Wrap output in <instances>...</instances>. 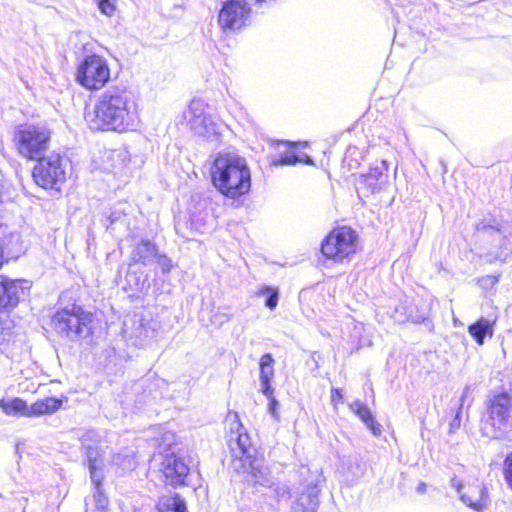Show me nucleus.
Masks as SVG:
<instances>
[{
    "instance_id": "obj_29",
    "label": "nucleus",
    "mask_w": 512,
    "mask_h": 512,
    "mask_svg": "<svg viewBox=\"0 0 512 512\" xmlns=\"http://www.w3.org/2000/svg\"><path fill=\"white\" fill-rule=\"evenodd\" d=\"M94 485L95 491H94V500L96 503V507L101 510H105L108 507V498L104 494L102 490V481H99V483H92Z\"/></svg>"
},
{
    "instance_id": "obj_22",
    "label": "nucleus",
    "mask_w": 512,
    "mask_h": 512,
    "mask_svg": "<svg viewBox=\"0 0 512 512\" xmlns=\"http://www.w3.org/2000/svg\"><path fill=\"white\" fill-rule=\"evenodd\" d=\"M398 320H408L413 323H425L426 326H429L431 324L429 320V309L424 302H419V304H415L409 307L405 318Z\"/></svg>"
},
{
    "instance_id": "obj_23",
    "label": "nucleus",
    "mask_w": 512,
    "mask_h": 512,
    "mask_svg": "<svg viewBox=\"0 0 512 512\" xmlns=\"http://www.w3.org/2000/svg\"><path fill=\"white\" fill-rule=\"evenodd\" d=\"M0 408L6 415L9 416H14L17 414L25 417L29 416L27 403L18 397L11 400H0Z\"/></svg>"
},
{
    "instance_id": "obj_32",
    "label": "nucleus",
    "mask_w": 512,
    "mask_h": 512,
    "mask_svg": "<svg viewBox=\"0 0 512 512\" xmlns=\"http://www.w3.org/2000/svg\"><path fill=\"white\" fill-rule=\"evenodd\" d=\"M503 473L507 485L512 490V451L507 454L504 460Z\"/></svg>"
},
{
    "instance_id": "obj_36",
    "label": "nucleus",
    "mask_w": 512,
    "mask_h": 512,
    "mask_svg": "<svg viewBox=\"0 0 512 512\" xmlns=\"http://www.w3.org/2000/svg\"><path fill=\"white\" fill-rule=\"evenodd\" d=\"M260 391L266 397L273 395L274 389L271 386V380L260 379Z\"/></svg>"
},
{
    "instance_id": "obj_20",
    "label": "nucleus",
    "mask_w": 512,
    "mask_h": 512,
    "mask_svg": "<svg viewBox=\"0 0 512 512\" xmlns=\"http://www.w3.org/2000/svg\"><path fill=\"white\" fill-rule=\"evenodd\" d=\"M61 405L62 401L55 397H47L45 399L38 400L32 405L28 406V417L53 413L57 411Z\"/></svg>"
},
{
    "instance_id": "obj_11",
    "label": "nucleus",
    "mask_w": 512,
    "mask_h": 512,
    "mask_svg": "<svg viewBox=\"0 0 512 512\" xmlns=\"http://www.w3.org/2000/svg\"><path fill=\"white\" fill-rule=\"evenodd\" d=\"M189 470L185 461L173 453L163 457L159 468L163 481L173 487L186 484Z\"/></svg>"
},
{
    "instance_id": "obj_43",
    "label": "nucleus",
    "mask_w": 512,
    "mask_h": 512,
    "mask_svg": "<svg viewBox=\"0 0 512 512\" xmlns=\"http://www.w3.org/2000/svg\"><path fill=\"white\" fill-rule=\"evenodd\" d=\"M5 263H7V259L4 260V258H0V269L3 267Z\"/></svg>"
},
{
    "instance_id": "obj_7",
    "label": "nucleus",
    "mask_w": 512,
    "mask_h": 512,
    "mask_svg": "<svg viewBox=\"0 0 512 512\" xmlns=\"http://www.w3.org/2000/svg\"><path fill=\"white\" fill-rule=\"evenodd\" d=\"M110 79V68L107 60L100 55L91 54L79 63L76 72L77 82L88 90H98Z\"/></svg>"
},
{
    "instance_id": "obj_27",
    "label": "nucleus",
    "mask_w": 512,
    "mask_h": 512,
    "mask_svg": "<svg viewBox=\"0 0 512 512\" xmlns=\"http://www.w3.org/2000/svg\"><path fill=\"white\" fill-rule=\"evenodd\" d=\"M136 256H160L156 245L147 239H142L135 248Z\"/></svg>"
},
{
    "instance_id": "obj_5",
    "label": "nucleus",
    "mask_w": 512,
    "mask_h": 512,
    "mask_svg": "<svg viewBox=\"0 0 512 512\" xmlns=\"http://www.w3.org/2000/svg\"><path fill=\"white\" fill-rule=\"evenodd\" d=\"M93 315L82 307L73 304L71 307L59 309L53 315L51 325L60 335L66 337L88 335L91 331Z\"/></svg>"
},
{
    "instance_id": "obj_28",
    "label": "nucleus",
    "mask_w": 512,
    "mask_h": 512,
    "mask_svg": "<svg viewBox=\"0 0 512 512\" xmlns=\"http://www.w3.org/2000/svg\"><path fill=\"white\" fill-rule=\"evenodd\" d=\"M257 294L258 295H267V298L265 300V305L269 309L273 310L277 306V304H278V297H279L277 289L265 286V287H262L257 292Z\"/></svg>"
},
{
    "instance_id": "obj_34",
    "label": "nucleus",
    "mask_w": 512,
    "mask_h": 512,
    "mask_svg": "<svg viewBox=\"0 0 512 512\" xmlns=\"http://www.w3.org/2000/svg\"><path fill=\"white\" fill-rule=\"evenodd\" d=\"M308 507H305L304 512H315L314 508L317 505L318 490L316 486L308 487L307 490Z\"/></svg>"
},
{
    "instance_id": "obj_42",
    "label": "nucleus",
    "mask_w": 512,
    "mask_h": 512,
    "mask_svg": "<svg viewBox=\"0 0 512 512\" xmlns=\"http://www.w3.org/2000/svg\"><path fill=\"white\" fill-rule=\"evenodd\" d=\"M337 258H332V257H329V258H324V261H323V264L322 265H326L327 262H334Z\"/></svg>"
},
{
    "instance_id": "obj_18",
    "label": "nucleus",
    "mask_w": 512,
    "mask_h": 512,
    "mask_svg": "<svg viewBox=\"0 0 512 512\" xmlns=\"http://www.w3.org/2000/svg\"><path fill=\"white\" fill-rule=\"evenodd\" d=\"M88 468L92 483H99L103 480V459L100 451L96 447H88L86 451Z\"/></svg>"
},
{
    "instance_id": "obj_1",
    "label": "nucleus",
    "mask_w": 512,
    "mask_h": 512,
    "mask_svg": "<svg viewBox=\"0 0 512 512\" xmlns=\"http://www.w3.org/2000/svg\"><path fill=\"white\" fill-rule=\"evenodd\" d=\"M136 119V103L124 85L111 86L101 92L93 110L86 115L91 130L118 133L132 130Z\"/></svg>"
},
{
    "instance_id": "obj_38",
    "label": "nucleus",
    "mask_w": 512,
    "mask_h": 512,
    "mask_svg": "<svg viewBox=\"0 0 512 512\" xmlns=\"http://www.w3.org/2000/svg\"><path fill=\"white\" fill-rule=\"evenodd\" d=\"M267 398L269 400L268 411L275 419H278V414H277V407L279 405L278 401L276 400V398L273 395H271Z\"/></svg>"
},
{
    "instance_id": "obj_2",
    "label": "nucleus",
    "mask_w": 512,
    "mask_h": 512,
    "mask_svg": "<svg viewBox=\"0 0 512 512\" xmlns=\"http://www.w3.org/2000/svg\"><path fill=\"white\" fill-rule=\"evenodd\" d=\"M212 183L226 197L235 199L251 187V174L246 160L236 153H219L211 170Z\"/></svg>"
},
{
    "instance_id": "obj_4",
    "label": "nucleus",
    "mask_w": 512,
    "mask_h": 512,
    "mask_svg": "<svg viewBox=\"0 0 512 512\" xmlns=\"http://www.w3.org/2000/svg\"><path fill=\"white\" fill-rule=\"evenodd\" d=\"M51 132L45 126L21 125L14 134L17 151L25 158L35 160L49 148Z\"/></svg>"
},
{
    "instance_id": "obj_25",
    "label": "nucleus",
    "mask_w": 512,
    "mask_h": 512,
    "mask_svg": "<svg viewBox=\"0 0 512 512\" xmlns=\"http://www.w3.org/2000/svg\"><path fill=\"white\" fill-rule=\"evenodd\" d=\"M112 463L125 470H133L136 467V461L132 452L125 450L112 457Z\"/></svg>"
},
{
    "instance_id": "obj_35",
    "label": "nucleus",
    "mask_w": 512,
    "mask_h": 512,
    "mask_svg": "<svg viewBox=\"0 0 512 512\" xmlns=\"http://www.w3.org/2000/svg\"><path fill=\"white\" fill-rule=\"evenodd\" d=\"M98 7L106 16H112L116 9L114 0H100Z\"/></svg>"
},
{
    "instance_id": "obj_40",
    "label": "nucleus",
    "mask_w": 512,
    "mask_h": 512,
    "mask_svg": "<svg viewBox=\"0 0 512 512\" xmlns=\"http://www.w3.org/2000/svg\"><path fill=\"white\" fill-rule=\"evenodd\" d=\"M450 485H451V487L455 488L459 494H462L461 493L462 482L460 481V479H458L457 477L451 478Z\"/></svg>"
},
{
    "instance_id": "obj_31",
    "label": "nucleus",
    "mask_w": 512,
    "mask_h": 512,
    "mask_svg": "<svg viewBox=\"0 0 512 512\" xmlns=\"http://www.w3.org/2000/svg\"><path fill=\"white\" fill-rule=\"evenodd\" d=\"M500 274L486 275L478 279V284L483 290H491L499 281Z\"/></svg>"
},
{
    "instance_id": "obj_17",
    "label": "nucleus",
    "mask_w": 512,
    "mask_h": 512,
    "mask_svg": "<svg viewBox=\"0 0 512 512\" xmlns=\"http://www.w3.org/2000/svg\"><path fill=\"white\" fill-rule=\"evenodd\" d=\"M349 409L358 416L373 435H381L382 426L375 420L371 410L365 403L360 400H355L349 404Z\"/></svg>"
},
{
    "instance_id": "obj_8",
    "label": "nucleus",
    "mask_w": 512,
    "mask_h": 512,
    "mask_svg": "<svg viewBox=\"0 0 512 512\" xmlns=\"http://www.w3.org/2000/svg\"><path fill=\"white\" fill-rule=\"evenodd\" d=\"M67 162L59 154L52 153L38 159L33 168V179L45 189H59L66 180Z\"/></svg>"
},
{
    "instance_id": "obj_9",
    "label": "nucleus",
    "mask_w": 512,
    "mask_h": 512,
    "mask_svg": "<svg viewBox=\"0 0 512 512\" xmlns=\"http://www.w3.org/2000/svg\"><path fill=\"white\" fill-rule=\"evenodd\" d=\"M31 288L30 280L0 275V314H9L16 309L29 297Z\"/></svg>"
},
{
    "instance_id": "obj_6",
    "label": "nucleus",
    "mask_w": 512,
    "mask_h": 512,
    "mask_svg": "<svg viewBox=\"0 0 512 512\" xmlns=\"http://www.w3.org/2000/svg\"><path fill=\"white\" fill-rule=\"evenodd\" d=\"M209 106L202 99H193L184 112L189 129L197 136L206 140H217L220 126L210 114Z\"/></svg>"
},
{
    "instance_id": "obj_10",
    "label": "nucleus",
    "mask_w": 512,
    "mask_h": 512,
    "mask_svg": "<svg viewBox=\"0 0 512 512\" xmlns=\"http://www.w3.org/2000/svg\"><path fill=\"white\" fill-rule=\"evenodd\" d=\"M322 256H350L357 252V234L346 226L331 231L321 243Z\"/></svg>"
},
{
    "instance_id": "obj_37",
    "label": "nucleus",
    "mask_w": 512,
    "mask_h": 512,
    "mask_svg": "<svg viewBox=\"0 0 512 512\" xmlns=\"http://www.w3.org/2000/svg\"><path fill=\"white\" fill-rule=\"evenodd\" d=\"M343 400V395L340 389L338 388H332L331 389V403L333 404L334 408L336 409L338 404L341 403Z\"/></svg>"
},
{
    "instance_id": "obj_24",
    "label": "nucleus",
    "mask_w": 512,
    "mask_h": 512,
    "mask_svg": "<svg viewBox=\"0 0 512 512\" xmlns=\"http://www.w3.org/2000/svg\"><path fill=\"white\" fill-rule=\"evenodd\" d=\"M248 440L247 435H237L235 445L237 446L238 451L235 450L233 443H231V449L233 450L235 457H238L242 463L245 462L246 458H252L254 456L252 453L255 452V450L250 447Z\"/></svg>"
},
{
    "instance_id": "obj_44",
    "label": "nucleus",
    "mask_w": 512,
    "mask_h": 512,
    "mask_svg": "<svg viewBox=\"0 0 512 512\" xmlns=\"http://www.w3.org/2000/svg\"><path fill=\"white\" fill-rule=\"evenodd\" d=\"M303 499H304L303 496L298 499V505H301V506L304 505Z\"/></svg>"
},
{
    "instance_id": "obj_30",
    "label": "nucleus",
    "mask_w": 512,
    "mask_h": 512,
    "mask_svg": "<svg viewBox=\"0 0 512 512\" xmlns=\"http://www.w3.org/2000/svg\"><path fill=\"white\" fill-rule=\"evenodd\" d=\"M273 493L277 502L288 501L291 498L290 487L285 483H274Z\"/></svg>"
},
{
    "instance_id": "obj_19",
    "label": "nucleus",
    "mask_w": 512,
    "mask_h": 512,
    "mask_svg": "<svg viewBox=\"0 0 512 512\" xmlns=\"http://www.w3.org/2000/svg\"><path fill=\"white\" fill-rule=\"evenodd\" d=\"M157 509L158 512H187L185 500L177 493L160 497Z\"/></svg>"
},
{
    "instance_id": "obj_3",
    "label": "nucleus",
    "mask_w": 512,
    "mask_h": 512,
    "mask_svg": "<svg viewBox=\"0 0 512 512\" xmlns=\"http://www.w3.org/2000/svg\"><path fill=\"white\" fill-rule=\"evenodd\" d=\"M510 430H512V395L507 392L494 394L486 403L482 431L487 437L500 438Z\"/></svg>"
},
{
    "instance_id": "obj_45",
    "label": "nucleus",
    "mask_w": 512,
    "mask_h": 512,
    "mask_svg": "<svg viewBox=\"0 0 512 512\" xmlns=\"http://www.w3.org/2000/svg\"><path fill=\"white\" fill-rule=\"evenodd\" d=\"M0 256H2V248L0 247Z\"/></svg>"
},
{
    "instance_id": "obj_13",
    "label": "nucleus",
    "mask_w": 512,
    "mask_h": 512,
    "mask_svg": "<svg viewBox=\"0 0 512 512\" xmlns=\"http://www.w3.org/2000/svg\"><path fill=\"white\" fill-rule=\"evenodd\" d=\"M388 167L386 161L377 162L369 172L362 176L363 184L368 192L375 193L382 190L388 183Z\"/></svg>"
},
{
    "instance_id": "obj_14",
    "label": "nucleus",
    "mask_w": 512,
    "mask_h": 512,
    "mask_svg": "<svg viewBox=\"0 0 512 512\" xmlns=\"http://www.w3.org/2000/svg\"><path fill=\"white\" fill-rule=\"evenodd\" d=\"M487 498L486 487L478 483L468 486L467 491L460 494L462 502L476 511H481L485 508Z\"/></svg>"
},
{
    "instance_id": "obj_26",
    "label": "nucleus",
    "mask_w": 512,
    "mask_h": 512,
    "mask_svg": "<svg viewBox=\"0 0 512 512\" xmlns=\"http://www.w3.org/2000/svg\"><path fill=\"white\" fill-rule=\"evenodd\" d=\"M274 359L270 353H265L261 356L259 366H260V376L259 379L272 380L274 377Z\"/></svg>"
},
{
    "instance_id": "obj_33",
    "label": "nucleus",
    "mask_w": 512,
    "mask_h": 512,
    "mask_svg": "<svg viewBox=\"0 0 512 512\" xmlns=\"http://www.w3.org/2000/svg\"><path fill=\"white\" fill-rule=\"evenodd\" d=\"M466 391H467V388L463 392V394L460 398V403H459V407L456 411V414H455L454 418L452 419V421L450 422V432H453L454 430L458 429L461 425L462 406H463L464 398L466 396Z\"/></svg>"
},
{
    "instance_id": "obj_15",
    "label": "nucleus",
    "mask_w": 512,
    "mask_h": 512,
    "mask_svg": "<svg viewBox=\"0 0 512 512\" xmlns=\"http://www.w3.org/2000/svg\"><path fill=\"white\" fill-rule=\"evenodd\" d=\"M497 315L481 317L475 323L469 325L468 332L477 344L482 345L486 337H492Z\"/></svg>"
},
{
    "instance_id": "obj_39",
    "label": "nucleus",
    "mask_w": 512,
    "mask_h": 512,
    "mask_svg": "<svg viewBox=\"0 0 512 512\" xmlns=\"http://www.w3.org/2000/svg\"><path fill=\"white\" fill-rule=\"evenodd\" d=\"M158 259H159V265L162 269V272L163 273L169 272L172 267L171 259L170 258H158Z\"/></svg>"
},
{
    "instance_id": "obj_41",
    "label": "nucleus",
    "mask_w": 512,
    "mask_h": 512,
    "mask_svg": "<svg viewBox=\"0 0 512 512\" xmlns=\"http://www.w3.org/2000/svg\"><path fill=\"white\" fill-rule=\"evenodd\" d=\"M426 487H427V485H426V483H425V482H420V483L418 484V486L416 487V491H417L418 493H421V494H422V493H425V491H426Z\"/></svg>"
},
{
    "instance_id": "obj_12",
    "label": "nucleus",
    "mask_w": 512,
    "mask_h": 512,
    "mask_svg": "<svg viewBox=\"0 0 512 512\" xmlns=\"http://www.w3.org/2000/svg\"><path fill=\"white\" fill-rule=\"evenodd\" d=\"M243 465H247L249 467V473L254 484L267 488L273 487L274 481L271 476V472L262 457H258L256 455L252 458L248 457Z\"/></svg>"
},
{
    "instance_id": "obj_21",
    "label": "nucleus",
    "mask_w": 512,
    "mask_h": 512,
    "mask_svg": "<svg viewBox=\"0 0 512 512\" xmlns=\"http://www.w3.org/2000/svg\"><path fill=\"white\" fill-rule=\"evenodd\" d=\"M127 323L124 321L123 334L125 337L131 338L135 336L136 341L135 344L142 345L146 340L151 339L155 336V324L152 322L143 323L140 321L139 326L136 328L135 332L129 333L126 328Z\"/></svg>"
},
{
    "instance_id": "obj_16",
    "label": "nucleus",
    "mask_w": 512,
    "mask_h": 512,
    "mask_svg": "<svg viewBox=\"0 0 512 512\" xmlns=\"http://www.w3.org/2000/svg\"><path fill=\"white\" fill-rule=\"evenodd\" d=\"M300 143L289 144L287 150L280 154L278 158L272 159L271 163L274 166H291L297 163H305L307 165H313V160L310 156L305 153L298 152L297 149Z\"/></svg>"
}]
</instances>
